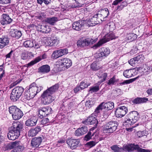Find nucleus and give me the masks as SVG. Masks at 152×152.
Listing matches in <instances>:
<instances>
[{
  "mask_svg": "<svg viewBox=\"0 0 152 152\" xmlns=\"http://www.w3.org/2000/svg\"><path fill=\"white\" fill-rule=\"evenodd\" d=\"M65 141L63 139H60L58 141V143L59 144V145H61V144L64 143L65 142Z\"/></svg>",
  "mask_w": 152,
  "mask_h": 152,
  "instance_id": "nucleus-63",
  "label": "nucleus"
},
{
  "mask_svg": "<svg viewBox=\"0 0 152 152\" xmlns=\"http://www.w3.org/2000/svg\"><path fill=\"white\" fill-rule=\"evenodd\" d=\"M132 143L124 144L122 147L115 145L110 147L111 150L114 152H132Z\"/></svg>",
  "mask_w": 152,
  "mask_h": 152,
  "instance_id": "nucleus-4",
  "label": "nucleus"
},
{
  "mask_svg": "<svg viewBox=\"0 0 152 152\" xmlns=\"http://www.w3.org/2000/svg\"><path fill=\"white\" fill-rule=\"evenodd\" d=\"M59 38L57 37H48L47 38L45 43L47 45L50 46H56L58 44Z\"/></svg>",
  "mask_w": 152,
  "mask_h": 152,
  "instance_id": "nucleus-16",
  "label": "nucleus"
},
{
  "mask_svg": "<svg viewBox=\"0 0 152 152\" xmlns=\"http://www.w3.org/2000/svg\"><path fill=\"white\" fill-rule=\"evenodd\" d=\"M96 86H93L90 88L89 90V91L91 93H93L97 92L99 90V85H98L97 83L96 84Z\"/></svg>",
  "mask_w": 152,
  "mask_h": 152,
  "instance_id": "nucleus-43",
  "label": "nucleus"
},
{
  "mask_svg": "<svg viewBox=\"0 0 152 152\" xmlns=\"http://www.w3.org/2000/svg\"><path fill=\"white\" fill-rule=\"evenodd\" d=\"M36 135L33 128L30 129L28 133V135L29 136L33 137L36 136Z\"/></svg>",
  "mask_w": 152,
  "mask_h": 152,
  "instance_id": "nucleus-53",
  "label": "nucleus"
},
{
  "mask_svg": "<svg viewBox=\"0 0 152 152\" xmlns=\"http://www.w3.org/2000/svg\"><path fill=\"white\" fill-rule=\"evenodd\" d=\"M152 152V150L148 149H145L141 148L138 144H132V152Z\"/></svg>",
  "mask_w": 152,
  "mask_h": 152,
  "instance_id": "nucleus-20",
  "label": "nucleus"
},
{
  "mask_svg": "<svg viewBox=\"0 0 152 152\" xmlns=\"http://www.w3.org/2000/svg\"><path fill=\"white\" fill-rule=\"evenodd\" d=\"M33 129L36 134H38L41 130V127L40 126H37L34 128Z\"/></svg>",
  "mask_w": 152,
  "mask_h": 152,
  "instance_id": "nucleus-60",
  "label": "nucleus"
},
{
  "mask_svg": "<svg viewBox=\"0 0 152 152\" xmlns=\"http://www.w3.org/2000/svg\"><path fill=\"white\" fill-rule=\"evenodd\" d=\"M22 111L20 109L12 116L13 119L15 120H18L20 119L23 116Z\"/></svg>",
  "mask_w": 152,
  "mask_h": 152,
  "instance_id": "nucleus-35",
  "label": "nucleus"
},
{
  "mask_svg": "<svg viewBox=\"0 0 152 152\" xmlns=\"http://www.w3.org/2000/svg\"><path fill=\"white\" fill-rule=\"evenodd\" d=\"M126 38L128 40L132 41L137 38V35L134 33H130L127 34Z\"/></svg>",
  "mask_w": 152,
  "mask_h": 152,
  "instance_id": "nucleus-40",
  "label": "nucleus"
},
{
  "mask_svg": "<svg viewBox=\"0 0 152 152\" xmlns=\"http://www.w3.org/2000/svg\"><path fill=\"white\" fill-rule=\"evenodd\" d=\"M28 57L26 52L23 53L21 56V58L23 60H26L28 59Z\"/></svg>",
  "mask_w": 152,
  "mask_h": 152,
  "instance_id": "nucleus-59",
  "label": "nucleus"
},
{
  "mask_svg": "<svg viewBox=\"0 0 152 152\" xmlns=\"http://www.w3.org/2000/svg\"><path fill=\"white\" fill-rule=\"evenodd\" d=\"M100 67L95 62L93 63L91 65V68L93 70L96 71L100 69Z\"/></svg>",
  "mask_w": 152,
  "mask_h": 152,
  "instance_id": "nucleus-49",
  "label": "nucleus"
},
{
  "mask_svg": "<svg viewBox=\"0 0 152 152\" xmlns=\"http://www.w3.org/2000/svg\"><path fill=\"white\" fill-rule=\"evenodd\" d=\"M50 70V66L48 65H45L40 67L38 68V72L44 74L48 73Z\"/></svg>",
  "mask_w": 152,
  "mask_h": 152,
  "instance_id": "nucleus-28",
  "label": "nucleus"
},
{
  "mask_svg": "<svg viewBox=\"0 0 152 152\" xmlns=\"http://www.w3.org/2000/svg\"><path fill=\"white\" fill-rule=\"evenodd\" d=\"M38 87L36 86V84L35 83H33L30 85L29 87V93L32 96L34 97L38 93L37 92Z\"/></svg>",
  "mask_w": 152,
  "mask_h": 152,
  "instance_id": "nucleus-23",
  "label": "nucleus"
},
{
  "mask_svg": "<svg viewBox=\"0 0 152 152\" xmlns=\"http://www.w3.org/2000/svg\"><path fill=\"white\" fill-rule=\"evenodd\" d=\"M123 0H115L113 2L112 5L115 6L117 5Z\"/></svg>",
  "mask_w": 152,
  "mask_h": 152,
  "instance_id": "nucleus-61",
  "label": "nucleus"
},
{
  "mask_svg": "<svg viewBox=\"0 0 152 152\" xmlns=\"http://www.w3.org/2000/svg\"><path fill=\"white\" fill-rule=\"evenodd\" d=\"M83 22L82 21L79 20L73 23L72 28L75 30L79 31L83 29Z\"/></svg>",
  "mask_w": 152,
  "mask_h": 152,
  "instance_id": "nucleus-21",
  "label": "nucleus"
},
{
  "mask_svg": "<svg viewBox=\"0 0 152 152\" xmlns=\"http://www.w3.org/2000/svg\"><path fill=\"white\" fill-rule=\"evenodd\" d=\"M41 60V59L39 57H37L35 58L34 60H33L31 61L30 62L28 63L27 64V67H30L33 66L35 64L39 62Z\"/></svg>",
  "mask_w": 152,
  "mask_h": 152,
  "instance_id": "nucleus-44",
  "label": "nucleus"
},
{
  "mask_svg": "<svg viewBox=\"0 0 152 152\" xmlns=\"http://www.w3.org/2000/svg\"><path fill=\"white\" fill-rule=\"evenodd\" d=\"M117 126V123L115 121H111L104 126L103 128L104 130L112 133L116 130Z\"/></svg>",
  "mask_w": 152,
  "mask_h": 152,
  "instance_id": "nucleus-10",
  "label": "nucleus"
},
{
  "mask_svg": "<svg viewBox=\"0 0 152 152\" xmlns=\"http://www.w3.org/2000/svg\"><path fill=\"white\" fill-rule=\"evenodd\" d=\"M59 53L58 50L54 51L52 54V58L53 59H56L58 58L59 57L61 56Z\"/></svg>",
  "mask_w": 152,
  "mask_h": 152,
  "instance_id": "nucleus-47",
  "label": "nucleus"
},
{
  "mask_svg": "<svg viewBox=\"0 0 152 152\" xmlns=\"http://www.w3.org/2000/svg\"><path fill=\"white\" fill-rule=\"evenodd\" d=\"M35 41L31 40H27L25 41L23 43L24 46L26 48H31L34 46V43Z\"/></svg>",
  "mask_w": 152,
  "mask_h": 152,
  "instance_id": "nucleus-39",
  "label": "nucleus"
},
{
  "mask_svg": "<svg viewBox=\"0 0 152 152\" xmlns=\"http://www.w3.org/2000/svg\"><path fill=\"white\" fill-rule=\"evenodd\" d=\"M42 140V138L40 137H35L31 140V144L33 147L37 148L40 145Z\"/></svg>",
  "mask_w": 152,
  "mask_h": 152,
  "instance_id": "nucleus-25",
  "label": "nucleus"
},
{
  "mask_svg": "<svg viewBox=\"0 0 152 152\" xmlns=\"http://www.w3.org/2000/svg\"><path fill=\"white\" fill-rule=\"evenodd\" d=\"M115 76L111 78L108 81L107 83V84L109 85H111L114 84L115 81Z\"/></svg>",
  "mask_w": 152,
  "mask_h": 152,
  "instance_id": "nucleus-54",
  "label": "nucleus"
},
{
  "mask_svg": "<svg viewBox=\"0 0 152 152\" xmlns=\"http://www.w3.org/2000/svg\"><path fill=\"white\" fill-rule=\"evenodd\" d=\"M99 53H96L94 54L95 58H104L109 54L110 53V50L108 48L103 47L99 49Z\"/></svg>",
  "mask_w": 152,
  "mask_h": 152,
  "instance_id": "nucleus-9",
  "label": "nucleus"
},
{
  "mask_svg": "<svg viewBox=\"0 0 152 152\" xmlns=\"http://www.w3.org/2000/svg\"><path fill=\"white\" fill-rule=\"evenodd\" d=\"M98 12L99 13V16L102 19L103 18L102 20L106 18L109 14V12L108 9L107 8H105L101 10Z\"/></svg>",
  "mask_w": 152,
  "mask_h": 152,
  "instance_id": "nucleus-27",
  "label": "nucleus"
},
{
  "mask_svg": "<svg viewBox=\"0 0 152 152\" xmlns=\"http://www.w3.org/2000/svg\"><path fill=\"white\" fill-rule=\"evenodd\" d=\"M59 88V85L56 84L44 91L41 95L42 102L44 105H48L54 100L52 95Z\"/></svg>",
  "mask_w": 152,
  "mask_h": 152,
  "instance_id": "nucleus-1",
  "label": "nucleus"
},
{
  "mask_svg": "<svg viewBox=\"0 0 152 152\" xmlns=\"http://www.w3.org/2000/svg\"><path fill=\"white\" fill-rule=\"evenodd\" d=\"M23 130V125L21 123L18 121L13 123L12 126L8 129V138L11 140H15L18 138Z\"/></svg>",
  "mask_w": 152,
  "mask_h": 152,
  "instance_id": "nucleus-2",
  "label": "nucleus"
},
{
  "mask_svg": "<svg viewBox=\"0 0 152 152\" xmlns=\"http://www.w3.org/2000/svg\"><path fill=\"white\" fill-rule=\"evenodd\" d=\"M11 2V0H0V4L3 5L10 4Z\"/></svg>",
  "mask_w": 152,
  "mask_h": 152,
  "instance_id": "nucleus-58",
  "label": "nucleus"
},
{
  "mask_svg": "<svg viewBox=\"0 0 152 152\" xmlns=\"http://www.w3.org/2000/svg\"><path fill=\"white\" fill-rule=\"evenodd\" d=\"M148 101V98L146 97H137L134 99L132 102L134 104H139L146 102Z\"/></svg>",
  "mask_w": 152,
  "mask_h": 152,
  "instance_id": "nucleus-29",
  "label": "nucleus"
},
{
  "mask_svg": "<svg viewBox=\"0 0 152 152\" xmlns=\"http://www.w3.org/2000/svg\"><path fill=\"white\" fill-rule=\"evenodd\" d=\"M105 106H106L107 110H109L113 109L114 108V103L113 102L109 101L105 103Z\"/></svg>",
  "mask_w": 152,
  "mask_h": 152,
  "instance_id": "nucleus-42",
  "label": "nucleus"
},
{
  "mask_svg": "<svg viewBox=\"0 0 152 152\" xmlns=\"http://www.w3.org/2000/svg\"><path fill=\"white\" fill-rule=\"evenodd\" d=\"M7 147L9 149L14 148L11 152H22L24 149L23 145L21 142L17 141L9 143Z\"/></svg>",
  "mask_w": 152,
  "mask_h": 152,
  "instance_id": "nucleus-6",
  "label": "nucleus"
},
{
  "mask_svg": "<svg viewBox=\"0 0 152 152\" xmlns=\"http://www.w3.org/2000/svg\"><path fill=\"white\" fill-rule=\"evenodd\" d=\"M49 123V119L47 118L43 119L41 121L40 124L43 125H48Z\"/></svg>",
  "mask_w": 152,
  "mask_h": 152,
  "instance_id": "nucleus-52",
  "label": "nucleus"
},
{
  "mask_svg": "<svg viewBox=\"0 0 152 152\" xmlns=\"http://www.w3.org/2000/svg\"><path fill=\"white\" fill-rule=\"evenodd\" d=\"M9 42L8 38L6 37H2L0 38V48H3L7 45Z\"/></svg>",
  "mask_w": 152,
  "mask_h": 152,
  "instance_id": "nucleus-30",
  "label": "nucleus"
},
{
  "mask_svg": "<svg viewBox=\"0 0 152 152\" xmlns=\"http://www.w3.org/2000/svg\"><path fill=\"white\" fill-rule=\"evenodd\" d=\"M95 132H92L91 131L88 132L84 137V140L86 141H88L92 138V137L94 135Z\"/></svg>",
  "mask_w": 152,
  "mask_h": 152,
  "instance_id": "nucleus-45",
  "label": "nucleus"
},
{
  "mask_svg": "<svg viewBox=\"0 0 152 152\" xmlns=\"http://www.w3.org/2000/svg\"><path fill=\"white\" fill-rule=\"evenodd\" d=\"M138 78V77H137L135 78L131 79L128 80H125L123 82H122L121 83V85H123L125 84H129L130 83H132V82L135 81L137 78Z\"/></svg>",
  "mask_w": 152,
  "mask_h": 152,
  "instance_id": "nucleus-48",
  "label": "nucleus"
},
{
  "mask_svg": "<svg viewBox=\"0 0 152 152\" xmlns=\"http://www.w3.org/2000/svg\"><path fill=\"white\" fill-rule=\"evenodd\" d=\"M20 82V81H17L13 83H12L10 86V88H12L14 86H15L16 85H17Z\"/></svg>",
  "mask_w": 152,
  "mask_h": 152,
  "instance_id": "nucleus-62",
  "label": "nucleus"
},
{
  "mask_svg": "<svg viewBox=\"0 0 152 152\" xmlns=\"http://www.w3.org/2000/svg\"><path fill=\"white\" fill-rule=\"evenodd\" d=\"M97 40V38L94 39L90 38H86L83 40H79L77 42L78 46L86 48L87 46L91 45L95 43Z\"/></svg>",
  "mask_w": 152,
  "mask_h": 152,
  "instance_id": "nucleus-8",
  "label": "nucleus"
},
{
  "mask_svg": "<svg viewBox=\"0 0 152 152\" xmlns=\"http://www.w3.org/2000/svg\"><path fill=\"white\" fill-rule=\"evenodd\" d=\"M147 134L146 131L144 130L142 131H139L137 132V135L139 137H140L144 136H146Z\"/></svg>",
  "mask_w": 152,
  "mask_h": 152,
  "instance_id": "nucleus-51",
  "label": "nucleus"
},
{
  "mask_svg": "<svg viewBox=\"0 0 152 152\" xmlns=\"http://www.w3.org/2000/svg\"><path fill=\"white\" fill-rule=\"evenodd\" d=\"M80 86L81 89H83L84 88H87L89 85L88 84H87L86 83L84 82H82L80 83Z\"/></svg>",
  "mask_w": 152,
  "mask_h": 152,
  "instance_id": "nucleus-55",
  "label": "nucleus"
},
{
  "mask_svg": "<svg viewBox=\"0 0 152 152\" xmlns=\"http://www.w3.org/2000/svg\"><path fill=\"white\" fill-rule=\"evenodd\" d=\"M61 56L66 54L68 53V50L66 49H61L58 50Z\"/></svg>",
  "mask_w": 152,
  "mask_h": 152,
  "instance_id": "nucleus-50",
  "label": "nucleus"
},
{
  "mask_svg": "<svg viewBox=\"0 0 152 152\" xmlns=\"http://www.w3.org/2000/svg\"><path fill=\"white\" fill-rule=\"evenodd\" d=\"M94 102L93 99H90L88 101H87L85 103V106L87 108H90L94 104Z\"/></svg>",
  "mask_w": 152,
  "mask_h": 152,
  "instance_id": "nucleus-46",
  "label": "nucleus"
},
{
  "mask_svg": "<svg viewBox=\"0 0 152 152\" xmlns=\"http://www.w3.org/2000/svg\"><path fill=\"white\" fill-rule=\"evenodd\" d=\"M57 64L62 67H65L68 68L72 65V61L69 59L64 58L58 60L57 62Z\"/></svg>",
  "mask_w": 152,
  "mask_h": 152,
  "instance_id": "nucleus-14",
  "label": "nucleus"
},
{
  "mask_svg": "<svg viewBox=\"0 0 152 152\" xmlns=\"http://www.w3.org/2000/svg\"><path fill=\"white\" fill-rule=\"evenodd\" d=\"M144 58V56L140 54L131 59L128 62L131 65L134 66L135 65H136L141 62H142Z\"/></svg>",
  "mask_w": 152,
  "mask_h": 152,
  "instance_id": "nucleus-15",
  "label": "nucleus"
},
{
  "mask_svg": "<svg viewBox=\"0 0 152 152\" xmlns=\"http://www.w3.org/2000/svg\"><path fill=\"white\" fill-rule=\"evenodd\" d=\"M38 118L34 116L30 118L27 120L25 122L26 126L31 127L35 126L37 123Z\"/></svg>",
  "mask_w": 152,
  "mask_h": 152,
  "instance_id": "nucleus-22",
  "label": "nucleus"
},
{
  "mask_svg": "<svg viewBox=\"0 0 152 152\" xmlns=\"http://www.w3.org/2000/svg\"><path fill=\"white\" fill-rule=\"evenodd\" d=\"M52 111L51 108L49 106L40 108L38 110L39 115H40L39 116L41 118H42L51 113Z\"/></svg>",
  "mask_w": 152,
  "mask_h": 152,
  "instance_id": "nucleus-12",
  "label": "nucleus"
},
{
  "mask_svg": "<svg viewBox=\"0 0 152 152\" xmlns=\"http://www.w3.org/2000/svg\"><path fill=\"white\" fill-rule=\"evenodd\" d=\"M99 15V13H96L93 17L90 18L88 21V24L90 26H93L104 20H102V19L100 18Z\"/></svg>",
  "mask_w": 152,
  "mask_h": 152,
  "instance_id": "nucleus-11",
  "label": "nucleus"
},
{
  "mask_svg": "<svg viewBox=\"0 0 152 152\" xmlns=\"http://www.w3.org/2000/svg\"><path fill=\"white\" fill-rule=\"evenodd\" d=\"M128 111L127 108L124 106L119 107L115 111L116 116L118 118H121L124 116Z\"/></svg>",
  "mask_w": 152,
  "mask_h": 152,
  "instance_id": "nucleus-13",
  "label": "nucleus"
},
{
  "mask_svg": "<svg viewBox=\"0 0 152 152\" xmlns=\"http://www.w3.org/2000/svg\"><path fill=\"white\" fill-rule=\"evenodd\" d=\"M12 21V19L8 15L4 14L1 16L0 22L1 24L4 25L10 24Z\"/></svg>",
  "mask_w": 152,
  "mask_h": 152,
  "instance_id": "nucleus-17",
  "label": "nucleus"
},
{
  "mask_svg": "<svg viewBox=\"0 0 152 152\" xmlns=\"http://www.w3.org/2000/svg\"><path fill=\"white\" fill-rule=\"evenodd\" d=\"M88 130L87 127L84 126L77 129L75 131V134L77 136H80L86 134Z\"/></svg>",
  "mask_w": 152,
  "mask_h": 152,
  "instance_id": "nucleus-24",
  "label": "nucleus"
},
{
  "mask_svg": "<svg viewBox=\"0 0 152 152\" xmlns=\"http://www.w3.org/2000/svg\"><path fill=\"white\" fill-rule=\"evenodd\" d=\"M51 1V0H44V1H43V2L46 5L49 4L50 3Z\"/></svg>",
  "mask_w": 152,
  "mask_h": 152,
  "instance_id": "nucleus-64",
  "label": "nucleus"
},
{
  "mask_svg": "<svg viewBox=\"0 0 152 152\" xmlns=\"http://www.w3.org/2000/svg\"><path fill=\"white\" fill-rule=\"evenodd\" d=\"M58 20V19L57 17H53L47 18L45 19V22L51 26H54Z\"/></svg>",
  "mask_w": 152,
  "mask_h": 152,
  "instance_id": "nucleus-31",
  "label": "nucleus"
},
{
  "mask_svg": "<svg viewBox=\"0 0 152 152\" xmlns=\"http://www.w3.org/2000/svg\"><path fill=\"white\" fill-rule=\"evenodd\" d=\"M10 35L12 37L18 39L22 36L21 31L17 29H12L10 32Z\"/></svg>",
  "mask_w": 152,
  "mask_h": 152,
  "instance_id": "nucleus-26",
  "label": "nucleus"
},
{
  "mask_svg": "<svg viewBox=\"0 0 152 152\" xmlns=\"http://www.w3.org/2000/svg\"><path fill=\"white\" fill-rule=\"evenodd\" d=\"M83 123L86 125L96 124L97 125L98 123L97 119L91 115L88 117L87 119L82 121Z\"/></svg>",
  "mask_w": 152,
  "mask_h": 152,
  "instance_id": "nucleus-18",
  "label": "nucleus"
},
{
  "mask_svg": "<svg viewBox=\"0 0 152 152\" xmlns=\"http://www.w3.org/2000/svg\"><path fill=\"white\" fill-rule=\"evenodd\" d=\"M4 134L1 128H0V144L4 140Z\"/></svg>",
  "mask_w": 152,
  "mask_h": 152,
  "instance_id": "nucleus-56",
  "label": "nucleus"
},
{
  "mask_svg": "<svg viewBox=\"0 0 152 152\" xmlns=\"http://www.w3.org/2000/svg\"><path fill=\"white\" fill-rule=\"evenodd\" d=\"M24 90L21 86H16L13 89L10 95V99L13 102H16L21 96Z\"/></svg>",
  "mask_w": 152,
  "mask_h": 152,
  "instance_id": "nucleus-3",
  "label": "nucleus"
},
{
  "mask_svg": "<svg viewBox=\"0 0 152 152\" xmlns=\"http://www.w3.org/2000/svg\"><path fill=\"white\" fill-rule=\"evenodd\" d=\"M107 73H102L101 76H98V77L99 78H102V79L97 83L98 85H100L102 83L106 80V77H107Z\"/></svg>",
  "mask_w": 152,
  "mask_h": 152,
  "instance_id": "nucleus-41",
  "label": "nucleus"
},
{
  "mask_svg": "<svg viewBox=\"0 0 152 152\" xmlns=\"http://www.w3.org/2000/svg\"><path fill=\"white\" fill-rule=\"evenodd\" d=\"M33 97L32 95H31L29 93L26 92H25L24 95L22 97L21 100L23 102H26Z\"/></svg>",
  "mask_w": 152,
  "mask_h": 152,
  "instance_id": "nucleus-33",
  "label": "nucleus"
},
{
  "mask_svg": "<svg viewBox=\"0 0 152 152\" xmlns=\"http://www.w3.org/2000/svg\"><path fill=\"white\" fill-rule=\"evenodd\" d=\"M115 38L116 37L113 33H111L105 35L104 37V38L99 40L96 44H95L92 48L94 49H96L103 44Z\"/></svg>",
  "mask_w": 152,
  "mask_h": 152,
  "instance_id": "nucleus-7",
  "label": "nucleus"
},
{
  "mask_svg": "<svg viewBox=\"0 0 152 152\" xmlns=\"http://www.w3.org/2000/svg\"><path fill=\"white\" fill-rule=\"evenodd\" d=\"M96 144L95 142L93 141H89L86 143V145L89 147H92Z\"/></svg>",
  "mask_w": 152,
  "mask_h": 152,
  "instance_id": "nucleus-57",
  "label": "nucleus"
},
{
  "mask_svg": "<svg viewBox=\"0 0 152 152\" xmlns=\"http://www.w3.org/2000/svg\"><path fill=\"white\" fill-rule=\"evenodd\" d=\"M142 69L143 72L146 74H148L152 71V68L150 66L149 62H147L144 65Z\"/></svg>",
  "mask_w": 152,
  "mask_h": 152,
  "instance_id": "nucleus-32",
  "label": "nucleus"
},
{
  "mask_svg": "<svg viewBox=\"0 0 152 152\" xmlns=\"http://www.w3.org/2000/svg\"><path fill=\"white\" fill-rule=\"evenodd\" d=\"M139 117V113L137 112L134 111H131L127 115V120L125 123L130 125H132L137 121Z\"/></svg>",
  "mask_w": 152,
  "mask_h": 152,
  "instance_id": "nucleus-5",
  "label": "nucleus"
},
{
  "mask_svg": "<svg viewBox=\"0 0 152 152\" xmlns=\"http://www.w3.org/2000/svg\"><path fill=\"white\" fill-rule=\"evenodd\" d=\"M38 27L39 28H40L41 30L40 31L44 33H48L50 31V30L49 28V27L46 25H38Z\"/></svg>",
  "mask_w": 152,
  "mask_h": 152,
  "instance_id": "nucleus-36",
  "label": "nucleus"
},
{
  "mask_svg": "<svg viewBox=\"0 0 152 152\" xmlns=\"http://www.w3.org/2000/svg\"><path fill=\"white\" fill-rule=\"evenodd\" d=\"M80 141L78 140L69 139L66 141L67 143L72 149H75L78 146Z\"/></svg>",
  "mask_w": 152,
  "mask_h": 152,
  "instance_id": "nucleus-19",
  "label": "nucleus"
},
{
  "mask_svg": "<svg viewBox=\"0 0 152 152\" xmlns=\"http://www.w3.org/2000/svg\"><path fill=\"white\" fill-rule=\"evenodd\" d=\"M19 109V108L15 106H12L9 108V113L12 115V116Z\"/></svg>",
  "mask_w": 152,
  "mask_h": 152,
  "instance_id": "nucleus-38",
  "label": "nucleus"
},
{
  "mask_svg": "<svg viewBox=\"0 0 152 152\" xmlns=\"http://www.w3.org/2000/svg\"><path fill=\"white\" fill-rule=\"evenodd\" d=\"M105 103L102 102L96 108L94 112L95 114H98L100 112V110L103 109L107 110L106 106H105Z\"/></svg>",
  "mask_w": 152,
  "mask_h": 152,
  "instance_id": "nucleus-34",
  "label": "nucleus"
},
{
  "mask_svg": "<svg viewBox=\"0 0 152 152\" xmlns=\"http://www.w3.org/2000/svg\"><path fill=\"white\" fill-rule=\"evenodd\" d=\"M134 70L129 69L125 70L123 72V75L126 77L129 78L133 76Z\"/></svg>",
  "mask_w": 152,
  "mask_h": 152,
  "instance_id": "nucleus-37",
  "label": "nucleus"
}]
</instances>
